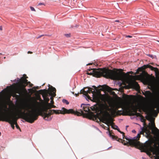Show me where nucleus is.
<instances>
[{
  "instance_id": "obj_1",
  "label": "nucleus",
  "mask_w": 159,
  "mask_h": 159,
  "mask_svg": "<svg viewBox=\"0 0 159 159\" xmlns=\"http://www.w3.org/2000/svg\"><path fill=\"white\" fill-rule=\"evenodd\" d=\"M148 132L149 131L147 129L144 127L142 128L140 133L138 134L136 136L131 139L125 138L128 141V142H125L124 145L138 148L143 150V152L147 151L149 153L152 152L153 155H156L159 154V142L155 143L153 146H152L150 143H148L147 144H143L139 141L140 137V134H143L144 133L147 134Z\"/></svg>"
},
{
  "instance_id": "obj_2",
  "label": "nucleus",
  "mask_w": 159,
  "mask_h": 159,
  "mask_svg": "<svg viewBox=\"0 0 159 159\" xmlns=\"http://www.w3.org/2000/svg\"><path fill=\"white\" fill-rule=\"evenodd\" d=\"M92 71V73L87 72V74L98 78L103 76L105 78L113 80H122L126 76L124 72L119 73L105 68L98 69L91 68L88 69V71Z\"/></svg>"
},
{
  "instance_id": "obj_3",
  "label": "nucleus",
  "mask_w": 159,
  "mask_h": 159,
  "mask_svg": "<svg viewBox=\"0 0 159 159\" xmlns=\"http://www.w3.org/2000/svg\"><path fill=\"white\" fill-rule=\"evenodd\" d=\"M25 109L28 112L25 113L23 112L22 113L23 116V119L26 121L30 123H33L36 120L39 115L42 116L44 118L45 116L43 114V113L48 114V110L45 106L43 108V111L40 112L39 114L37 112V110H34L30 104H26Z\"/></svg>"
},
{
  "instance_id": "obj_4",
  "label": "nucleus",
  "mask_w": 159,
  "mask_h": 159,
  "mask_svg": "<svg viewBox=\"0 0 159 159\" xmlns=\"http://www.w3.org/2000/svg\"><path fill=\"white\" fill-rule=\"evenodd\" d=\"M149 68L152 70L154 71L156 77L159 78V69L157 68L154 67L151 65H144L141 68L138 69L139 71H142V73L140 75L141 77L142 78H144L146 77L148 75V73L143 70L147 68Z\"/></svg>"
},
{
  "instance_id": "obj_5",
  "label": "nucleus",
  "mask_w": 159,
  "mask_h": 159,
  "mask_svg": "<svg viewBox=\"0 0 159 159\" xmlns=\"http://www.w3.org/2000/svg\"><path fill=\"white\" fill-rule=\"evenodd\" d=\"M51 111H53L54 113H55L56 114H59V113H61V114H65L66 113H70L74 114L75 115H76L78 116L84 115V112L82 110H80L79 111H75L72 109H70L69 110H67L64 108H62L61 111L52 110Z\"/></svg>"
},
{
  "instance_id": "obj_6",
  "label": "nucleus",
  "mask_w": 159,
  "mask_h": 159,
  "mask_svg": "<svg viewBox=\"0 0 159 159\" xmlns=\"http://www.w3.org/2000/svg\"><path fill=\"white\" fill-rule=\"evenodd\" d=\"M2 114L0 115V121H6L11 124L12 128L14 129L15 128L14 116L15 113H12L9 115H6L4 112H2Z\"/></svg>"
},
{
  "instance_id": "obj_7",
  "label": "nucleus",
  "mask_w": 159,
  "mask_h": 159,
  "mask_svg": "<svg viewBox=\"0 0 159 159\" xmlns=\"http://www.w3.org/2000/svg\"><path fill=\"white\" fill-rule=\"evenodd\" d=\"M102 121L107 124L108 126L109 125H111V127L115 129L114 128L117 129L118 127L116 125H114L113 122V120L110 116L109 113L107 112V114L104 116L102 118Z\"/></svg>"
},
{
  "instance_id": "obj_8",
  "label": "nucleus",
  "mask_w": 159,
  "mask_h": 159,
  "mask_svg": "<svg viewBox=\"0 0 159 159\" xmlns=\"http://www.w3.org/2000/svg\"><path fill=\"white\" fill-rule=\"evenodd\" d=\"M27 78H28L27 76L25 77L24 76L22 77L21 78L20 80V82L21 85L22 87V88L17 90L16 93L20 95L23 94L24 92H26L25 88L29 83H30V82H28V80H26Z\"/></svg>"
},
{
  "instance_id": "obj_9",
  "label": "nucleus",
  "mask_w": 159,
  "mask_h": 159,
  "mask_svg": "<svg viewBox=\"0 0 159 159\" xmlns=\"http://www.w3.org/2000/svg\"><path fill=\"white\" fill-rule=\"evenodd\" d=\"M128 115L129 116H136L137 117H143L142 115L140 113H137L138 108L135 106H133L131 108L127 107Z\"/></svg>"
},
{
  "instance_id": "obj_10",
  "label": "nucleus",
  "mask_w": 159,
  "mask_h": 159,
  "mask_svg": "<svg viewBox=\"0 0 159 159\" xmlns=\"http://www.w3.org/2000/svg\"><path fill=\"white\" fill-rule=\"evenodd\" d=\"M87 88H88L87 91H86L84 90L83 94L85 95L88 99H90L91 98L88 95V93H92L93 94V96L94 98H97L98 97V95L96 94V93L94 89L93 88L89 87H87Z\"/></svg>"
},
{
  "instance_id": "obj_11",
  "label": "nucleus",
  "mask_w": 159,
  "mask_h": 159,
  "mask_svg": "<svg viewBox=\"0 0 159 159\" xmlns=\"http://www.w3.org/2000/svg\"><path fill=\"white\" fill-rule=\"evenodd\" d=\"M111 113L113 115H122L123 116L128 115L127 107L123 106V107H122L121 110H117V111H116V112H112Z\"/></svg>"
},
{
  "instance_id": "obj_12",
  "label": "nucleus",
  "mask_w": 159,
  "mask_h": 159,
  "mask_svg": "<svg viewBox=\"0 0 159 159\" xmlns=\"http://www.w3.org/2000/svg\"><path fill=\"white\" fill-rule=\"evenodd\" d=\"M101 86L103 90L108 92L111 94L113 95H116L115 92L112 91L113 90H115V89H112L111 87L106 85H104L102 86Z\"/></svg>"
},
{
  "instance_id": "obj_13",
  "label": "nucleus",
  "mask_w": 159,
  "mask_h": 159,
  "mask_svg": "<svg viewBox=\"0 0 159 159\" xmlns=\"http://www.w3.org/2000/svg\"><path fill=\"white\" fill-rule=\"evenodd\" d=\"M149 128L152 130L153 133L159 134V130L156 127L154 122H151V125L150 126Z\"/></svg>"
},
{
  "instance_id": "obj_14",
  "label": "nucleus",
  "mask_w": 159,
  "mask_h": 159,
  "mask_svg": "<svg viewBox=\"0 0 159 159\" xmlns=\"http://www.w3.org/2000/svg\"><path fill=\"white\" fill-rule=\"evenodd\" d=\"M56 89L53 87L52 86H51L50 88V92H49V95L51 96V97L50 98V99L51 100V99H53V97H55L56 96Z\"/></svg>"
},
{
  "instance_id": "obj_15",
  "label": "nucleus",
  "mask_w": 159,
  "mask_h": 159,
  "mask_svg": "<svg viewBox=\"0 0 159 159\" xmlns=\"http://www.w3.org/2000/svg\"><path fill=\"white\" fill-rule=\"evenodd\" d=\"M52 110L49 111L48 114L43 113V114L45 115V116L44 118V119L47 121H50L52 120V118L51 117V115L54 113L53 111H52Z\"/></svg>"
},
{
  "instance_id": "obj_16",
  "label": "nucleus",
  "mask_w": 159,
  "mask_h": 159,
  "mask_svg": "<svg viewBox=\"0 0 159 159\" xmlns=\"http://www.w3.org/2000/svg\"><path fill=\"white\" fill-rule=\"evenodd\" d=\"M108 130L109 131V135L112 138V139H115L116 140L119 141L120 142L124 144V143L125 142V140L118 138L116 136L113 135L110 131L109 128H108Z\"/></svg>"
},
{
  "instance_id": "obj_17",
  "label": "nucleus",
  "mask_w": 159,
  "mask_h": 159,
  "mask_svg": "<svg viewBox=\"0 0 159 159\" xmlns=\"http://www.w3.org/2000/svg\"><path fill=\"white\" fill-rule=\"evenodd\" d=\"M39 91L40 92H41V93L42 95L43 98L48 97V95H49V92H50V88L49 89V90H40Z\"/></svg>"
},
{
  "instance_id": "obj_18",
  "label": "nucleus",
  "mask_w": 159,
  "mask_h": 159,
  "mask_svg": "<svg viewBox=\"0 0 159 159\" xmlns=\"http://www.w3.org/2000/svg\"><path fill=\"white\" fill-rule=\"evenodd\" d=\"M143 94L146 97L148 98H150L152 96V93L149 91H145V93H143Z\"/></svg>"
},
{
  "instance_id": "obj_19",
  "label": "nucleus",
  "mask_w": 159,
  "mask_h": 159,
  "mask_svg": "<svg viewBox=\"0 0 159 159\" xmlns=\"http://www.w3.org/2000/svg\"><path fill=\"white\" fill-rule=\"evenodd\" d=\"M14 120H13L14 121V124H15V125H16V126L17 129H20V128L19 127V125H18L17 123V121L18 119V117L17 116V115L15 113V116H14Z\"/></svg>"
},
{
  "instance_id": "obj_20",
  "label": "nucleus",
  "mask_w": 159,
  "mask_h": 159,
  "mask_svg": "<svg viewBox=\"0 0 159 159\" xmlns=\"http://www.w3.org/2000/svg\"><path fill=\"white\" fill-rule=\"evenodd\" d=\"M131 85L134 88L138 89L139 88V84H138V83L136 81H134L132 82L131 84Z\"/></svg>"
},
{
  "instance_id": "obj_21",
  "label": "nucleus",
  "mask_w": 159,
  "mask_h": 159,
  "mask_svg": "<svg viewBox=\"0 0 159 159\" xmlns=\"http://www.w3.org/2000/svg\"><path fill=\"white\" fill-rule=\"evenodd\" d=\"M123 107L120 104H117L115 106V108L112 110V112H116V111H117L118 109L120 108H121Z\"/></svg>"
},
{
  "instance_id": "obj_22",
  "label": "nucleus",
  "mask_w": 159,
  "mask_h": 159,
  "mask_svg": "<svg viewBox=\"0 0 159 159\" xmlns=\"http://www.w3.org/2000/svg\"><path fill=\"white\" fill-rule=\"evenodd\" d=\"M157 108L159 111V103L158 102L153 105V110L155 111L154 108Z\"/></svg>"
},
{
  "instance_id": "obj_23",
  "label": "nucleus",
  "mask_w": 159,
  "mask_h": 159,
  "mask_svg": "<svg viewBox=\"0 0 159 159\" xmlns=\"http://www.w3.org/2000/svg\"><path fill=\"white\" fill-rule=\"evenodd\" d=\"M83 109L84 111L85 112L90 111V110L89 109L88 107L86 106H84L83 107Z\"/></svg>"
},
{
  "instance_id": "obj_24",
  "label": "nucleus",
  "mask_w": 159,
  "mask_h": 159,
  "mask_svg": "<svg viewBox=\"0 0 159 159\" xmlns=\"http://www.w3.org/2000/svg\"><path fill=\"white\" fill-rule=\"evenodd\" d=\"M45 106L48 109H50L52 108L51 104L50 103H47V105H46Z\"/></svg>"
},
{
  "instance_id": "obj_25",
  "label": "nucleus",
  "mask_w": 159,
  "mask_h": 159,
  "mask_svg": "<svg viewBox=\"0 0 159 159\" xmlns=\"http://www.w3.org/2000/svg\"><path fill=\"white\" fill-rule=\"evenodd\" d=\"M43 98L44 101L47 103H48L49 101V99L48 97Z\"/></svg>"
},
{
  "instance_id": "obj_26",
  "label": "nucleus",
  "mask_w": 159,
  "mask_h": 159,
  "mask_svg": "<svg viewBox=\"0 0 159 159\" xmlns=\"http://www.w3.org/2000/svg\"><path fill=\"white\" fill-rule=\"evenodd\" d=\"M62 102L64 103H66L67 105H68L69 103V102L67 100L65 99H63L62 100Z\"/></svg>"
},
{
  "instance_id": "obj_27",
  "label": "nucleus",
  "mask_w": 159,
  "mask_h": 159,
  "mask_svg": "<svg viewBox=\"0 0 159 159\" xmlns=\"http://www.w3.org/2000/svg\"><path fill=\"white\" fill-rule=\"evenodd\" d=\"M87 88H84L83 89H81L80 91V93L83 94L84 90H85Z\"/></svg>"
},
{
  "instance_id": "obj_28",
  "label": "nucleus",
  "mask_w": 159,
  "mask_h": 159,
  "mask_svg": "<svg viewBox=\"0 0 159 159\" xmlns=\"http://www.w3.org/2000/svg\"><path fill=\"white\" fill-rule=\"evenodd\" d=\"M148 55V56H149V57H150L152 58H156V56H154L152 55L149 54Z\"/></svg>"
},
{
  "instance_id": "obj_29",
  "label": "nucleus",
  "mask_w": 159,
  "mask_h": 159,
  "mask_svg": "<svg viewBox=\"0 0 159 159\" xmlns=\"http://www.w3.org/2000/svg\"><path fill=\"white\" fill-rule=\"evenodd\" d=\"M125 99L126 100H130V97H129V96L128 95H126V97H125Z\"/></svg>"
},
{
  "instance_id": "obj_30",
  "label": "nucleus",
  "mask_w": 159,
  "mask_h": 159,
  "mask_svg": "<svg viewBox=\"0 0 159 159\" xmlns=\"http://www.w3.org/2000/svg\"><path fill=\"white\" fill-rule=\"evenodd\" d=\"M30 8L31 9V10L32 11H36L35 10V9L33 7H30Z\"/></svg>"
},
{
  "instance_id": "obj_31",
  "label": "nucleus",
  "mask_w": 159,
  "mask_h": 159,
  "mask_svg": "<svg viewBox=\"0 0 159 159\" xmlns=\"http://www.w3.org/2000/svg\"><path fill=\"white\" fill-rule=\"evenodd\" d=\"M65 36L67 37H70V34H65Z\"/></svg>"
},
{
  "instance_id": "obj_32",
  "label": "nucleus",
  "mask_w": 159,
  "mask_h": 159,
  "mask_svg": "<svg viewBox=\"0 0 159 159\" xmlns=\"http://www.w3.org/2000/svg\"><path fill=\"white\" fill-rule=\"evenodd\" d=\"M141 117V121H142V122H143L144 121V120H145V119H144V118L143 116V117L142 116H141L140 117Z\"/></svg>"
},
{
  "instance_id": "obj_33",
  "label": "nucleus",
  "mask_w": 159,
  "mask_h": 159,
  "mask_svg": "<svg viewBox=\"0 0 159 159\" xmlns=\"http://www.w3.org/2000/svg\"><path fill=\"white\" fill-rule=\"evenodd\" d=\"M120 132L121 134H122V135L123 136V138H124V137H125V135H124V134H125L124 133L122 132L121 131H120V132Z\"/></svg>"
},
{
  "instance_id": "obj_34",
  "label": "nucleus",
  "mask_w": 159,
  "mask_h": 159,
  "mask_svg": "<svg viewBox=\"0 0 159 159\" xmlns=\"http://www.w3.org/2000/svg\"><path fill=\"white\" fill-rule=\"evenodd\" d=\"M43 5L45 6V4L43 3H39L38 4L39 6H40V5Z\"/></svg>"
},
{
  "instance_id": "obj_35",
  "label": "nucleus",
  "mask_w": 159,
  "mask_h": 159,
  "mask_svg": "<svg viewBox=\"0 0 159 159\" xmlns=\"http://www.w3.org/2000/svg\"><path fill=\"white\" fill-rule=\"evenodd\" d=\"M125 37L126 38H132V36H131L129 35H125Z\"/></svg>"
},
{
  "instance_id": "obj_36",
  "label": "nucleus",
  "mask_w": 159,
  "mask_h": 159,
  "mask_svg": "<svg viewBox=\"0 0 159 159\" xmlns=\"http://www.w3.org/2000/svg\"><path fill=\"white\" fill-rule=\"evenodd\" d=\"M44 35H40V36H38V37H36V38L37 39H38L41 38L42 36H43Z\"/></svg>"
},
{
  "instance_id": "obj_37",
  "label": "nucleus",
  "mask_w": 159,
  "mask_h": 159,
  "mask_svg": "<svg viewBox=\"0 0 159 159\" xmlns=\"http://www.w3.org/2000/svg\"><path fill=\"white\" fill-rule=\"evenodd\" d=\"M51 104H53L54 103V101L53 99H51Z\"/></svg>"
},
{
  "instance_id": "obj_38",
  "label": "nucleus",
  "mask_w": 159,
  "mask_h": 159,
  "mask_svg": "<svg viewBox=\"0 0 159 159\" xmlns=\"http://www.w3.org/2000/svg\"><path fill=\"white\" fill-rule=\"evenodd\" d=\"M51 107H52V108H55L56 107L53 104H51Z\"/></svg>"
},
{
  "instance_id": "obj_39",
  "label": "nucleus",
  "mask_w": 159,
  "mask_h": 159,
  "mask_svg": "<svg viewBox=\"0 0 159 159\" xmlns=\"http://www.w3.org/2000/svg\"><path fill=\"white\" fill-rule=\"evenodd\" d=\"M114 129H115L117 130L118 131H119V132H120V129H119L118 128H117V129H116V128H114Z\"/></svg>"
},
{
  "instance_id": "obj_40",
  "label": "nucleus",
  "mask_w": 159,
  "mask_h": 159,
  "mask_svg": "<svg viewBox=\"0 0 159 159\" xmlns=\"http://www.w3.org/2000/svg\"><path fill=\"white\" fill-rule=\"evenodd\" d=\"M27 53L28 54H32L33 53L32 52L30 51H29Z\"/></svg>"
},
{
  "instance_id": "obj_41",
  "label": "nucleus",
  "mask_w": 159,
  "mask_h": 159,
  "mask_svg": "<svg viewBox=\"0 0 159 159\" xmlns=\"http://www.w3.org/2000/svg\"><path fill=\"white\" fill-rule=\"evenodd\" d=\"M2 26H0V31H2Z\"/></svg>"
},
{
  "instance_id": "obj_42",
  "label": "nucleus",
  "mask_w": 159,
  "mask_h": 159,
  "mask_svg": "<svg viewBox=\"0 0 159 159\" xmlns=\"http://www.w3.org/2000/svg\"><path fill=\"white\" fill-rule=\"evenodd\" d=\"M75 95L77 97L79 96V93H78L77 94H75Z\"/></svg>"
},
{
  "instance_id": "obj_43",
  "label": "nucleus",
  "mask_w": 159,
  "mask_h": 159,
  "mask_svg": "<svg viewBox=\"0 0 159 159\" xmlns=\"http://www.w3.org/2000/svg\"><path fill=\"white\" fill-rule=\"evenodd\" d=\"M143 111H144V112H145V111H146V109H145V108H143Z\"/></svg>"
},
{
  "instance_id": "obj_44",
  "label": "nucleus",
  "mask_w": 159,
  "mask_h": 159,
  "mask_svg": "<svg viewBox=\"0 0 159 159\" xmlns=\"http://www.w3.org/2000/svg\"><path fill=\"white\" fill-rule=\"evenodd\" d=\"M132 131V132L134 133H135L136 132V131L134 130H133Z\"/></svg>"
},
{
  "instance_id": "obj_45",
  "label": "nucleus",
  "mask_w": 159,
  "mask_h": 159,
  "mask_svg": "<svg viewBox=\"0 0 159 159\" xmlns=\"http://www.w3.org/2000/svg\"><path fill=\"white\" fill-rule=\"evenodd\" d=\"M115 21L116 22H119V20H116Z\"/></svg>"
},
{
  "instance_id": "obj_46",
  "label": "nucleus",
  "mask_w": 159,
  "mask_h": 159,
  "mask_svg": "<svg viewBox=\"0 0 159 159\" xmlns=\"http://www.w3.org/2000/svg\"><path fill=\"white\" fill-rule=\"evenodd\" d=\"M93 87L95 89H96L97 87L95 86H93Z\"/></svg>"
},
{
  "instance_id": "obj_47",
  "label": "nucleus",
  "mask_w": 159,
  "mask_h": 159,
  "mask_svg": "<svg viewBox=\"0 0 159 159\" xmlns=\"http://www.w3.org/2000/svg\"><path fill=\"white\" fill-rule=\"evenodd\" d=\"M138 111L140 112H141V110L140 109H139V110H138Z\"/></svg>"
},
{
  "instance_id": "obj_48",
  "label": "nucleus",
  "mask_w": 159,
  "mask_h": 159,
  "mask_svg": "<svg viewBox=\"0 0 159 159\" xmlns=\"http://www.w3.org/2000/svg\"><path fill=\"white\" fill-rule=\"evenodd\" d=\"M91 64H92V63H89L88 64H87V65H90Z\"/></svg>"
},
{
  "instance_id": "obj_49",
  "label": "nucleus",
  "mask_w": 159,
  "mask_h": 159,
  "mask_svg": "<svg viewBox=\"0 0 159 159\" xmlns=\"http://www.w3.org/2000/svg\"><path fill=\"white\" fill-rule=\"evenodd\" d=\"M3 111L5 112H6L7 111V110L5 109H4Z\"/></svg>"
},
{
  "instance_id": "obj_50",
  "label": "nucleus",
  "mask_w": 159,
  "mask_h": 159,
  "mask_svg": "<svg viewBox=\"0 0 159 159\" xmlns=\"http://www.w3.org/2000/svg\"><path fill=\"white\" fill-rule=\"evenodd\" d=\"M107 108H108V109H109V108H108V107L107 105Z\"/></svg>"
},
{
  "instance_id": "obj_51",
  "label": "nucleus",
  "mask_w": 159,
  "mask_h": 159,
  "mask_svg": "<svg viewBox=\"0 0 159 159\" xmlns=\"http://www.w3.org/2000/svg\"><path fill=\"white\" fill-rule=\"evenodd\" d=\"M73 94H74V92H72Z\"/></svg>"
},
{
  "instance_id": "obj_52",
  "label": "nucleus",
  "mask_w": 159,
  "mask_h": 159,
  "mask_svg": "<svg viewBox=\"0 0 159 159\" xmlns=\"http://www.w3.org/2000/svg\"><path fill=\"white\" fill-rule=\"evenodd\" d=\"M83 105V104H81V107H82V105ZM83 105H84L83 104Z\"/></svg>"
},
{
  "instance_id": "obj_53",
  "label": "nucleus",
  "mask_w": 159,
  "mask_h": 159,
  "mask_svg": "<svg viewBox=\"0 0 159 159\" xmlns=\"http://www.w3.org/2000/svg\"><path fill=\"white\" fill-rule=\"evenodd\" d=\"M4 59H5V58H6V57H4Z\"/></svg>"
},
{
  "instance_id": "obj_54",
  "label": "nucleus",
  "mask_w": 159,
  "mask_h": 159,
  "mask_svg": "<svg viewBox=\"0 0 159 159\" xmlns=\"http://www.w3.org/2000/svg\"><path fill=\"white\" fill-rule=\"evenodd\" d=\"M157 102L159 103V100H158Z\"/></svg>"
},
{
  "instance_id": "obj_55",
  "label": "nucleus",
  "mask_w": 159,
  "mask_h": 159,
  "mask_svg": "<svg viewBox=\"0 0 159 159\" xmlns=\"http://www.w3.org/2000/svg\"><path fill=\"white\" fill-rule=\"evenodd\" d=\"M0 55H2V54L1 53H0Z\"/></svg>"
},
{
  "instance_id": "obj_56",
  "label": "nucleus",
  "mask_w": 159,
  "mask_h": 159,
  "mask_svg": "<svg viewBox=\"0 0 159 159\" xmlns=\"http://www.w3.org/2000/svg\"><path fill=\"white\" fill-rule=\"evenodd\" d=\"M128 126H126V127H128Z\"/></svg>"
},
{
  "instance_id": "obj_57",
  "label": "nucleus",
  "mask_w": 159,
  "mask_h": 159,
  "mask_svg": "<svg viewBox=\"0 0 159 159\" xmlns=\"http://www.w3.org/2000/svg\"><path fill=\"white\" fill-rule=\"evenodd\" d=\"M1 132H0V136L1 135Z\"/></svg>"
},
{
  "instance_id": "obj_58",
  "label": "nucleus",
  "mask_w": 159,
  "mask_h": 159,
  "mask_svg": "<svg viewBox=\"0 0 159 159\" xmlns=\"http://www.w3.org/2000/svg\"><path fill=\"white\" fill-rule=\"evenodd\" d=\"M90 71V73H92V71Z\"/></svg>"
},
{
  "instance_id": "obj_59",
  "label": "nucleus",
  "mask_w": 159,
  "mask_h": 159,
  "mask_svg": "<svg viewBox=\"0 0 159 159\" xmlns=\"http://www.w3.org/2000/svg\"><path fill=\"white\" fill-rule=\"evenodd\" d=\"M159 42V41H158Z\"/></svg>"
},
{
  "instance_id": "obj_60",
  "label": "nucleus",
  "mask_w": 159,
  "mask_h": 159,
  "mask_svg": "<svg viewBox=\"0 0 159 159\" xmlns=\"http://www.w3.org/2000/svg\"><path fill=\"white\" fill-rule=\"evenodd\" d=\"M73 1H74L75 0H73Z\"/></svg>"
}]
</instances>
